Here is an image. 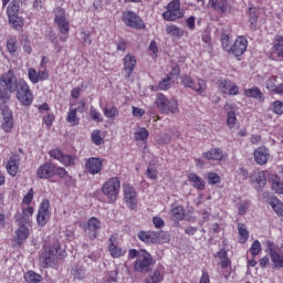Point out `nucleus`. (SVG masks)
I'll list each match as a JSON object with an SVG mask.
<instances>
[{
  "mask_svg": "<svg viewBox=\"0 0 283 283\" xmlns=\"http://www.w3.org/2000/svg\"><path fill=\"white\" fill-rule=\"evenodd\" d=\"M13 92H17V98L21 105H32L34 96L30 91V85L23 80L19 81L14 71L9 70L0 76V104L8 103Z\"/></svg>",
  "mask_w": 283,
  "mask_h": 283,
  "instance_id": "f257e3e1",
  "label": "nucleus"
},
{
  "mask_svg": "<svg viewBox=\"0 0 283 283\" xmlns=\"http://www.w3.org/2000/svg\"><path fill=\"white\" fill-rule=\"evenodd\" d=\"M156 105L161 114H178V102L169 99L163 93H158L156 97Z\"/></svg>",
  "mask_w": 283,
  "mask_h": 283,
  "instance_id": "f03ea898",
  "label": "nucleus"
},
{
  "mask_svg": "<svg viewBox=\"0 0 283 283\" xmlns=\"http://www.w3.org/2000/svg\"><path fill=\"white\" fill-rule=\"evenodd\" d=\"M137 238L142 241L145 242L146 244H159V243H165L169 242V234L165 232H145L140 231L137 234Z\"/></svg>",
  "mask_w": 283,
  "mask_h": 283,
  "instance_id": "7ed1b4c3",
  "label": "nucleus"
},
{
  "mask_svg": "<svg viewBox=\"0 0 283 283\" xmlns=\"http://www.w3.org/2000/svg\"><path fill=\"white\" fill-rule=\"evenodd\" d=\"M154 259L147 250H139L138 259H136L134 269L138 273H149Z\"/></svg>",
  "mask_w": 283,
  "mask_h": 283,
  "instance_id": "20e7f679",
  "label": "nucleus"
},
{
  "mask_svg": "<svg viewBox=\"0 0 283 283\" xmlns=\"http://www.w3.org/2000/svg\"><path fill=\"white\" fill-rule=\"evenodd\" d=\"M119 191L120 180H118L116 177L109 178L102 187V192L104 196H107L111 202H116Z\"/></svg>",
  "mask_w": 283,
  "mask_h": 283,
  "instance_id": "39448f33",
  "label": "nucleus"
},
{
  "mask_svg": "<svg viewBox=\"0 0 283 283\" xmlns=\"http://www.w3.org/2000/svg\"><path fill=\"white\" fill-rule=\"evenodd\" d=\"M1 114L3 116L2 119V129L6 134H10L14 128V118L12 117V111L6 104H0Z\"/></svg>",
  "mask_w": 283,
  "mask_h": 283,
  "instance_id": "423d86ee",
  "label": "nucleus"
},
{
  "mask_svg": "<svg viewBox=\"0 0 283 283\" xmlns=\"http://www.w3.org/2000/svg\"><path fill=\"white\" fill-rule=\"evenodd\" d=\"M123 21L128 28H134L137 30H143L145 28V22L143 19H140V17L133 11H125L123 13Z\"/></svg>",
  "mask_w": 283,
  "mask_h": 283,
  "instance_id": "0eeeda50",
  "label": "nucleus"
},
{
  "mask_svg": "<svg viewBox=\"0 0 283 283\" xmlns=\"http://www.w3.org/2000/svg\"><path fill=\"white\" fill-rule=\"evenodd\" d=\"M81 227H82V229H85V231H88L90 240H96V238H98V233H101V229H102L101 220H98L95 217H92L91 219H88L86 227H85V224H82Z\"/></svg>",
  "mask_w": 283,
  "mask_h": 283,
  "instance_id": "6e6552de",
  "label": "nucleus"
},
{
  "mask_svg": "<svg viewBox=\"0 0 283 283\" xmlns=\"http://www.w3.org/2000/svg\"><path fill=\"white\" fill-rule=\"evenodd\" d=\"M247 48H249V40H247L244 35H240L232 44L229 54H233V56L240 57L242 54H244V52H247Z\"/></svg>",
  "mask_w": 283,
  "mask_h": 283,
  "instance_id": "1a4fd4ad",
  "label": "nucleus"
},
{
  "mask_svg": "<svg viewBox=\"0 0 283 283\" xmlns=\"http://www.w3.org/2000/svg\"><path fill=\"white\" fill-rule=\"evenodd\" d=\"M49 217H50V200L43 199L40 205L38 217H36V222L39 227H45V224H48Z\"/></svg>",
  "mask_w": 283,
  "mask_h": 283,
  "instance_id": "9d476101",
  "label": "nucleus"
},
{
  "mask_svg": "<svg viewBox=\"0 0 283 283\" xmlns=\"http://www.w3.org/2000/svg\"><path fill=\"white\" fill-rule=\"evenodd\" d=\"M181 83L185 85V87H189L190 90H193V92H205L207 90V81L199 78L198 80V86H196V83L193 82V78L189 75L181 76Z\"/></svg>",
  "mask_w": 283,
  "mask_h": 283,
  "instance_id": "9b49d317",
  "label": "nucleus"
},
{
  "mask_svg": "<svg viewBox=\"0 0 283 283\" xmlns=\"http://www.w3.org/2000/svg\"><path fill=\"white\" fill-rule=\"evenodd\" d=\"M56 172V166L54 164L44 163L38 168L36 176L42 180H48V178H52Z\"/></svg>",
  "mask_w": 283,
  "mask_h": 283,
  "instance_id": "f8f14e48",
  "label": "nucleus"
},
{
  "mask_svg": "<svg viewBox=\"0 0 283 283\" xmlns=\"http://www.w3.org/2000/svg\"><path fill=\"white\" fill-rule=\"evenodd\" d=\"M124 198L129 209H136V189L129 185H124Z\"/></svg>",
  "mask_w": 283,
  "mask_h": 283,
  "instance_id": "ddd939ff",
  "label": "nucleus"
},
{
  "mask_svg": "<svg viewBox=\"0 0 283 283\" xmlns=\"http://www.w3.org/2000/svg\"><path fill=\"white\" fill-rule=\"evenodd\" d=\"M54 264H56V254H54L52 250H45L40 255V265L43 266V269H49V266H54Z\"/></svg>",
  "mask_w": 283,
  "mask_h": 283,
  "instance_id": "4468645a",
  "label": "nucleus"
},
{
  "mask_svg": "<svg viewBox=\"0 0 283 283\" xmlns=\"http://www.w3.org/2000/svg\"><path fill=\"white\" fill-rule=\"evenodd\" d=\"M219 87L223 94H229L230 96H237L240 92V88L235 83L227 80L221 81Z\"/></svg>",
  "mask_w": 283,
  "mask_h": 283,
  "instance_id": "2eb2a0df",
  "label": "nucleus"
},
{
  "mask_svg": "<svg viewBox=\"0 0 283 283\" xmlns=\"http://www.w3.org/2000/svg\"><path fill=\"white\" fill-rule=\"evenodd\" d=\"M277 83V76H272L266 80L265 87L269 90V92H272V94H279L280 96L283 95V83L276 85Z\"/></svg>",
  "mask_w": 283,
  "mask_h": 283,
  "instance_id": "dca6fc26",
  "label": "nucleus"
},
{
  "mask_svg": "<svg viewBox=\"0 0 283 283\" xmlns=\"http://www.w3.org/2000/svg\"><path fill=\"white\" fill-rule=\"evenodd\" d=\"M19 165H21V158H19L18 155L11 156L7 164V171L9 176H12V178H14V176L19 174Z\"/></svg>",
  "mask_w": 283,
  "mask_h": 283,
  "instance_id": "f3484780",
  "label": "nucleus"
},
{
  "mask_svg": "<svg viewBox=\"0 0 283 283\" xmlns=\"http://www.w3.org/2000/svg\"><path fill=\"white\" fill-rule=\"evenodd\" d=\"M269 149L266 147H259L254 150V160L258 165H266L269 163Z\"/></svg>",
  "mask_w": 283,
  "mask_h": 283,
  "instance_id": "a211bd4d",
  "label": "nucleus"
},
{
  "mask_svg": "<svg viewBox=\"0 0 283 283\" xmlns=\"http://www.w3.org/2000/svg\"><path fill=\"white\" fill-rule=\"evenodd\" d=\"M86 169L92 176H96V174H101V169H103V161L99 158H90L86 161Z\"/></svg>",
  "mask_w": 283,
  "mask_h": 283,
  "instance_id": "6ab92c4d",
  "label": "nucleus"
},
{
  "mask_svg": "<svg viewBox=\"0 0 283 283\" xmlns=\"http://www.w3.org/2000/svg\"><path fill=\"white\" fill-rule=\"evenodd\" d=\"M28 76L31 83H34V84L39 83V81H48V78H50V75L48 74V72L45 71L36 72V70L34 69L28 70Z\"/></svg>",
  "mask_w": 283,
  "mask_h": 283,
  "instance_id": "aec40b11",
  "label": "nucleus"
},
{
  "mask_svg": "<svg viewBox=\"0 0 283 283\" xmlns=\"http://www.w3.org/2000/svg\"><path fill=\"white\" fill-rule=\"evenodd\" d=\"M124 70L126 72V76L130 77L134 74V70L136 67V56L133 54H127L124 57Z\"/></svg>",
  "mask_w": 283,
  "mask_h": 283,
  "instance_id": "412c9836",
  "label": "nucleus"
},
{
  "mask_svg": "<svg viewBox=\"0 0 283 283\" xmlns=\"http://www.w3.org/2000/svg\"><path fill=\"white\" fill-rule=\"evenodd\" d=\"M208 6L220 14H224L229 10V2L227 0H209Z\"/></svg>",
  "mask_w": 283,
  "mask_h": 283,
  "instance_id": "4be33fe9",
  "label": "nucleus"
},
{
  "mask_svg": "<svg viewBox=\"0 0 283 283\" xmlns=\"http://www.w3.org/2000/svg\"><path fill=\"white\" fill-rule=\"evenodd\" d=\"M268 250L270 251V258L276 269H283V256L273 250V243H269Z\"/></svg>",
  "mask_w": 283,
  "mask_h": 283,
  "instance_id": "5701e85b",
  "label": "nucleus"
},
{
  "mask_svg": "<svg viewBox=\"0 0 283 283\" xmlns=\"http://www.w3.org/2000/svg\"><path fill=\"white\" fill-rule=\"evenodd\" d=\"M188 182H191L195 189H198L199 191H205V180L201 179V177L198 176L197 174H189Z\"/></svg>",
  "mask_w": 283,
  "mask_h": 283,
  "instance_id": "b1692460",
  "label": "nucleus"
},
{
  "mask_svg": "<svg viewBox=\"0 0 283 283\" xmlns=\"http://www.w3.org/2000/svg\"><path fill=\"white\" fill-rule=\"evenodd\" d=\"M203 158H206V160H222V158H224V153L220 148H213L203 153Z\"/></svg>",
  "mask_w": 283,
  "mask_h": 283,
  "instance_id": "393cba45",
  "label": "nucleus"
},
{
  "mask_svg": "<svg viewBox=\"0 0 283 283\" xmlns=\"http://www.w3.org/2000/svg\"><path fill=\"white\" fill-rule=\"evenodd\" d=\"M29 235L30 229H28L25 226H19V228L15 230V241L18 242V244L25 242Z\"/></svg>",
  "mask_w": 283,
  "mask_h": 283,
  "instance_id": "a878e982",
  "label": "nucleus"
},
{
  "mask_svg": "<svg viewBox=\"0 0 283 283\" xmlns=\"http://www.w3.org/2000/svg\"><path fill=\"white\" fill-rule=\"evenodd\" d=\"M62 36L60 38L61 41H67V34H70V21L66 20H60L55 22Z\"/></svg>",
  "mask_w": 283,
  "mask_h": 283,
  "instance_id": "bb28decb",
  "label": "nucleus"
},
{
  "mask_svg": "<svg viewBox=\"0 0 283 283\" xmlns=\"http://www.w3.org/2000/svg\"><path fill=\"white\" fill-rule=\"evenodd\" d=\"M248 17L251 30H258V8L250 7L248 10Z\"/></svg>",
  "mask_w": 283,
  "mask_h": 283,
  "instance_id": "cd10ccee",
  "label": "nucleus"
},
{
  "mask_svg": "<svg viewBox=\"0 0 283 283\" xmlns=\"http://www.w3.org/2000/svg\"><path fill=\"white\" fill-rule=\"evenodd\" d=\"M266 176H269V171L262 170L254 175L253 180L259 185L260 189L266 187Z\"/></svg>",
  "mask_w": 283,
  "mask_h": 283,
  "instance_id": "c85d7f7f",
  "label": "nucleus"
},
{
  "mask_svg": "<svg viewBox=\"0 0 283 283\" xmlns=\"http://www.w3.org/2000/svg\"><path fill=\"white\" fill-rule=\"evenodd\" d=\"M170 216H171V220H174V222L184 220L185 219V209L182 208V206L175 207L171 209Z\"/></svg>",
  "mask_w": 283,
  "mask_h": 283,
  "instance_id": "c756f323",
  "label": "nucleus"
},
{
  "mask_svg": "<svg viewBox=\"0 0 283 283\" xmlns=\"http://www.w3.org/2000/svg\"><path fill=\"white\" fill-rule=\"evenodd\" d=\"M166 33L170 36L179 38L185 35V31L180 30L176 24H167L166 25Z\"/></svg>",
  "mask_w": 283,
  "mask_h": 283,
  "instance_id": "7c9ffc66",
  "label": "nucleus"
},
{
  "mask_svg": "<svg viewBox=\"0 0 283 283\" xmlns=\"http://www.w3.org/2000/svg\"><path fill=\"white\" fill-rule=\"evenodd\" d=\"M163 17L166 21H176V19H181V17H184V13L182 11H174L167 9V11L164 12Z\"/></svg>",
  "mask_w": 283,
  "mask_h": 283,
  "instance_id": "2f4dec72",
  "label": "nucleus"
},
{
  "mask_svg": "<svg viewBox=\"0 0 283 283\" xmlns=\"http://www.w3.org/2000/svg\"><path fill=\"white\" fill-rule=\"evenodd\" d=\"M19 10H21V7L19 6V1L13 0L10 2V4L7 8V14L8 17L19 15Z\"/></svg>",
  "mask_w": 283,
  "mask_h": 283,
  "instance_id": "473e14b6",
  "label": "nucleus"
},
{
  "mask_svg": "<svg viewBox=\"0 0 283 283\" xmlns=\"http://www.w3.org/2000/svg\"><path fill=\"white\" fill-rule=\"evenodd\" d=\"M147 283H158V282H163V270L161 269H157L154 271L153 274H150L147 279H146Z\"/></svg>",
  "mask_w": 283,
  "mask_h": 283,
  "instance_id": "72a5a7b5",
  "label": "nucleus"
},
{
  "mask_svg": "<svg viewBox=\"0 0 283 283\" xmlns=\"http://www.w3.org/2000/svg\"><path fill=\"white\" fill-rule=\"evenodd\" d=\"M27 283H39L43 277L40 274H36L34 271H29L24 275Z\"/></svg>",
  "mask_w": 283,
  "mask_h": 283,
  "instance_id": "f704fd0d",
  "label": "nucleus"
},
{
  "mask_svg": "<svg viewBox=\"0 0 283 283\" xmlns=\"http://www.w3.org/2000/svg\"><path fill=\"white\" fill-rule=\"evenodd\" d=\"M244 94L249 98H259V101H262V91L258 88V86H254L252 88H248L244 91Z\"/></svg>",
  "mask_w": 283,
  "mask_h": 283,
  "instance_id": "c9c22d12",
  "label": "nucleus"
},
{
  "mask_svg": "<svg viewBox=\"0 0 283 283\" xmlns=\"http://www.w3.org/2000/svg\"><path fill=\"white\" fill-rule=\"evenodd\" d=\"M238 231L240 235V242L241 244H244V242L249 240V230H247V226L243 223H238Z\"/></svg>",
  "mask_w": 283,
  "mask_h": 283,
  "instance_id": "e433bc0d",
  "label": "nucleus"
},
{
  "mask_svg": "<svg viewBox=\"0 0 283 283\" xmlns=\"http://www.w3.org/2000/svg\"><path fill=\"white\" fill-rule=\"evenodd\" d=\"M9 17V23L14 28L15 30H19V28H23V18L19 15H8Z\"/></svg>",
  "mask_w": 283,
  "mask_h": 283,
  "instance_id": "4c0bfd02",
  "label": "nucleus"
},
{
  "mask_svg": "<svg viewBox=\"0 0 283 283\" xmlns=\"http://www.w3.org/2000/svg\"><path fill=\"white\" fill-rule=\"evenodd\" d=\"M221 45L228 54L231 52V48L233 44H231V38L227 33L221 34Z\"/></svg>",
  "mask_w": 283,
  "mask_h": 283,
  "instance_id": "58836bf2",
  "label": "nucleus"
},
{
  "mask_svg": "<svg viewBox=\"0 0 283 283\" xmlns=\"http://www.w3.org/2000/svg\"><path fill=\"white\" fill-rule=\"evenodd\" d=\"M60 163L64 165L65 167H72L73 165H76V156L72 155H62V159H60Z\"/></svg>",
  "mask_w": 283,
  "mask_h": 283,
  "instance_id": "ea45409f",
  "label": "nucleus"
},
{
  "mask_svg": "<svg viewBox=\"0 0 283 283\" xmlns=\"http://www.w3.org/2000/svg\"><path fill=\"white\" fill-rule=\"evenodd\" d=\"M66 120L67 123H70V125H78L81 119L76 116V108L70 109V112L67 113Z\"/></svg>",
  "mask_w": 283,
  "mask_h": 283,
  "instance_id": "a19ab883",
  "label": "nucleus"
},
{
  "mask_svg": "<svg viewBox=\"0 0 283 283\" xmlns=\"http://www.w3.org/2000/svg\"><path fill=\"white\" fill-rule=\"evenodd\" d=\"M112 258H123L127 250L118 248V245H114L113 248H108Z\"/></svg>",
  "mask_w": 283,
  "mask_h": 283,
  "instance_id": "79ce46f5",
  "label": "nucleus"
},
{
  "mask_svg": "<svg viewBox=\"0 0 283 283\" xmlns=\"http://www.w3.org/2000/svg\"><path fill=\"white\" fill-rule=\"evenodd\" d=\"M271 207L277 216H281V218H283V203L279 199L272 201Z\"/></svg>",
  "mask_w": 283,
  "mask_h": 283,
  "instance_id": "37998d69",
  "label": "nucleus"
},
{
  "mask_svg": "<svg viewBox=\"0 0 283 283\" xmlns=\"http://www.w3.org/2000/svg\"><path fill=\"white\" fill-rule=\"evenodd\" d=\"M274 181L272 182V191L275 193H283V181L277 179V176H274Z\"/></svg>",
  "mask_w": 283,
  "mask_h": 283,
  "instance_id": "c03bdc74",
  "label": "nucleus"
},
{
  "mask_svg": "<svg viewBox=\"0 0 283 283\" xmlns=\"http://www.w3.org/2000/svg\"><path fill=\"white\" fill-rule=\"evenodd\" d=\"M71 273L76 280H83V277H85V270L78 265L73 266Z\"/></svg>",
  "mask_w": 283,
  "mask_h": 283,
  "instance_id": "a18cd8bd",
  "label": "nucleus"
},
{
  "mask_svg": "<svg viewBox=\"0 0 283 283\" xmlns=\"http://www.w3.org/2000/svg\"><path fill=\"white\" fill-rule=\"evenodd\" d=\"M103 112L106 118L114 119L116 116H118V108H116V106H112L111 108L105 107Z\"/></svg>",
  "mask_w": 283,
  "mask_h": 283,
  "instance_id": "49530a36",
  "label": "nucleus"
},
{
  "mask_svg": "<svg viewBox=\"0 0 283 283\" xmlns=\"http://www.w3.org/2000/svg\"><path fill=\"white\" fill-rule=\"evenodd\" d=\"M15 222H18L19 227H23L25 224H30V219L27 218L23 212H18L15 216Z\"/></svg>",
  "mask_w": 283,
  "mask_h": 283,
  "instance_id": "de8ad7c7",
  "label": "nucleus"
},
{
  "mask_svg": "<svg viewBox=\"0 0 283 283\" xmlns=\"http://www.w3.org/2000/svg\"><path fill=\"white\" fill-rule=\"evenodd\" d=\"M136 140H147V138H149V132L147 130V128L142 127L139 128L136 133Z\"/></svg>",
  "mask_w": 283,
  "mask_h": 283,
  "instance_id": "09e8293b",
  "label": "nucleus"
},
{
  "mask_svg": "<svg viewBox=\"0 0 283 283\" xmlns=\"http://www.w3.org/2000/svg\"><path fill=\"white\" fill-rule=\"evenodd\" d=\"M222 178L217 172L208 174V185H220Z\"/></svg>",
  "mask_w": 283,
  "mask_h": 283,
  "instance_id": "8fccbe9b",
  "label": "nucleus"
},
{
  "mask_svg": "<svg viewBox=\"0 0 283 283\" xmlns=\"http://www.w3.org/2000/svg\"><path fill=\"white\" fill-rule=\"evenodd\" d=\"M227 123H228V126L230 127V129H233V125H235V123H238V117L235 116L234 111L228 112Z\"/></svg>",
  "mask_w": 283,
  "mask_h": 283,
  "instance_id": "3c124183",
  "label": "nucleus"
},
{
  "mask_svg": "<svg viewBox=\"0 0 283 283\" xmlns=\"http://www.w3.org/2000/svg\"><path fill=\"white\" fill-rule=\"evenodd\" d=\"M260 251H262V244L260 243V241L255 240L250 248V253L252 258H255V255H258Z\"/></svg>",
  "mask_w": 283,
  "mask_h": 283,
  "instance_id": "603ef678",
  "label": "nucleus"
},
{
  "mask_svg": "<svg viewBox=\"0 0 283 283\" xmlns=\"http://www.w3.org/2000/svg\"><path fill=\"white\" fill-rule=\"evenodd\" d=\"M175 81L170 77H167L161 80L158 84L159 90H169L171 87V83H174Z\"/></svg>",
  "mask_w": 283,
  "mask_h": 283,
  "instance_id": "864d4df0",
  "label": "nucleus"
},
{
  "mask_svg": "<svg viewBox=\"0 0 283 283\" xmlns=\"http://www.w3.org/2000/svg\"><path fill=\"white\" fill-rule=\"evenodd\" d=\"M7 50L10 52V54H14L17 50H19V46L17 45V40L10 39L7 41Z\"/></svg>",
  "mask_w": 283,
  "mask_h": 283,
  "instance_id": "5fc2aeb1",
  "label": "nucleus"
},
{
  "mask_svg": "<svg viewBox=\"0 0 283 283\" xmlns=\"http://www.w3.org/2000/svg\"><path fill=\"white\" fill-rule=\"evenodd\" d=\"M54 13H55V22L64 21L67 19L65 17V10H63V8H61V7L55 8Z\"/></svg>",
  "mask_w": 283,
  "mask_h": 283,
  "instance_id": "6e6d98bb",
  "label": "nucleus"
},
{
  "mask_svg": "<svg viewBox=\"0 0 283 283\" xmlns=\"http://www.w3.org/2000/svg\"><path fill=\"white\" fill-rule=\"evenodd\" d=\"M250 205L251 203L249 201H242V202L238 203L237 209L239 211V214L244 216V213H247V211H249Z\"/></svg>",
  "mask_w": 283,
  "mask_h": 283,
  "instance_id": "4d7b16f0",
  "label": "nucleus"
},
{
  "mask_svg": "<svg viewBox=\"0 0 283 283\" xmlns=\"http://www.w3.org/2000/svg\"><path fill=\"white\" fill-rule=\"evenodd\" d=\"M92 142L94 145H103V137H101V132L94 130L92 133Z\"/></svg>",
  "mask_w": 283,
  "mask_h": 283,
  "instance_id": "13d9d810",
  "label": "nucleus"
},
{
  "mask_svg": "<svg viewBox=\"0 0 283 283\" xmlns=\"http://www.w3.org/2000/svg\"><path fill=\"white\" fill-rule=\"evenodd\" d=\"M90 116L93 120H95L96 123H103V115L96 111V109H91L90 112Z\"/></svg>",
  "mask_w": 283,
  "mask_h": 283,
  "instance_id": "bf43d9fd",
  "label": "nucleus"
},
{
  "mask_svg": "<svg viewBox=\"0 0 283 283\" xmlns=\"http://www.w3.org/2000/svg\"><path fill=\"white\" fill-rule=\"evenodd\" d=\"M167 76L170 77L172 81H176V78H178V76H180V66L175 65L171 69V72Z\"/></svg>",
  "mask_w": 283,
  "mask_h": 283,
  "instance_id": "052dcab7",
  "label": "nucleus"
},
{
  "mask_svg": "<svg viewBox=\"0 0 283 283\" xmlns=\"http://www.w3.org/2000/svg\"><path fill=\"white\" fill-rule=\"evenodd\" d=\"M63 150L56 148L50 151V157L54 158L55 160H60L63 158Z\"/></svg>",
  "mask_w": 283,
  "mask_h": 283,
  "instance_id": "680f3d73",
  "label": "nucleus"
},
{
  "mask_svg": "<svg viewBox=\"0 0 283 283\" xmlns=\"http://www.w3.org/2000/svg\"><path fill=\"white\" fill-rule=\"evenodd\" d=\"M273 107H274V114H277L279 116H281V114H283V102L282 101H275L273 103Z\"/></svg>",
  "mask_w": 283,
  "mask_h": 283,
  "instance_id": "e2e57ef3",
  "label": "nucleus"
},
{
  "mask_svg": "<svg viewBox=\"0 0 283 283\" xmlns=\"http://www.w3.org/2000/svg\"><path fill=\"white\" fill-rule=\"evenodd\" d=\"M33 198H34V189L31 188L22 200L23 205H30Z\"/></svg>",
  "mask_w": 283,
  "mask_h": 283,
  "instance_id": "0e129e2a",
  "label": "nucleus"
},
{
  "mask_svg": "<svg viewBox=\"0 0 283 283\" xmlns=\"http://www.w3.org/2000/svg\"><path fill=\"white\" fill-rule=\"evenodd\" d=\"M167 10L180 11V0H172L168 6Z\"/></svg>",
  "mask_w": 283,
  "mask_h": 283,
  "instance_id": "69168bd1",
  "label": "nucleus"
},
{
  "mask_svg": "<svg viewBox=\"0 0 283 283\" xmlns=\"http://www.w3.org/2000/svg\"><path fill=\"white\" fill-rule=\"evenodd\" d=\"M133 116H135V118H143V116H145V109L133 106Z\"/></svg>",
  "mask_w": 283,
  "mask_h": 283,
  "instance_id": "338daca9",
  "label": "nucleus"
},
{
  "mask_svg": "<svg viewBox=\"0 0 283 283\" xmlns=\"http://www.w3.org/2000/svg\"><path fill=\"white\" fill-rule=\"evenodd\" d=\"M146 176L148 178H150V180H156V178L158 176V172L156 171L155 168L148 167L147 170H146Z\"/></svg>",
  "mask_w": 283,
  "mask_h": 283,
  "instance_id": "774afa93",
  "label": "nucleus"
}]
</instances>
